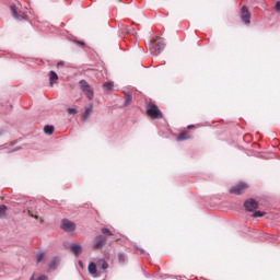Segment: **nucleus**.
<instances>
[{"mask_svg":"<svg viewBox=\"0 0 280 280\" xmlns=\"http://www.w3.org/2000/svg\"><path fill=\"white\" fill-rule=\"evenodd\" d=\"M49 80H50V86H54V82H56V80H58V73H56L55 71H50Z\"/></svg>","mask_w":280,"mask_h":280,"instance_id":"nucleus-14","label":"nucleus"},{"mask_svg":"<svg viewBox=\"0 0 280 280\" xmlns=\"http://www.w3.org/2000/svg\"><path fill=\"white\" fill-rule=\"evenodd\" d=\"M151 47L155 54H160L165 49V43L161 39V37L156 36L151 39Z\"/></svg>","mask_w":280,"mask_h":280,"instance_id":"nucleus-4","label":"nucleus"},{"mask_svg":"<svg viewBox=\"0 0 280 280\" xmlns=\"http://www.w3.org/2000/svg\"><path fill=\"white\" fill-rule=\"evenodd\" d=\"M54 266H56V260H54L52 265H50V269H54L55 268Z\"/></svg>","mask_w":280,"mask_h":280,"instance_id":"nucleus-28","label":"nucleus"},{"mask_svg":"<svg viewBox=\"0 0 280 280\" xmlns=\"http://www.w3.org/2000/svg\"><path fill=\"white\" fill-rule=\"evenodd\" d=\"M27 214L30 218H34L35 220H38V214H34L31 210L27 211Z\"/></svg>","mask_w":280,"mask_h":280,"instance_id":"nucleus-25","label":"nucleus"},{"mask_svg":"<svg viewBox=\"0 0 280 280\" xmlns=\"http://www.w3.org/2000/svg\"><path fill=\"white\" fill-rule=\"evenodd\" d=\"M88 270L90 275H97V265H95V262H90Z\"/></svg>","mask_w":280,"mask_h":280,"instance_id":"nucleus-13","label":"nucleus"},{"mask_svg":"<svg viewBox=\"0 0 280 280\" xmlns=\"http://www.w3.org/2000/svg\"><path fill=\"white\" fill-rule=\"evenodd\" d=\"M7 211H8V206L1 205L0 206V218H5Z\"/></svg>","mask_w":280,"mask_h":280,"instance_id":"nucleus-15","label":"nucleus"},{"mask_svg":"<svg viewBox=\"0 0 280 280\" xmlns=\"http://www.w3.org/2000/svg\"><path fill=\"white\" fill-rule=\"evenodd\" d=\"M244 207L246 211H255V209H259V203L255 199H248L244 202Z\"/></svg>","mask_w":280,"mask_h":280,"instance_id":"nucleus-7","label":"nucleus"},{"mask_svg":"<svg viewBox=\"0 0 280 280\" xmlns=\"http://www.w3.org/2000/svg\"><path fill=\"white\" fill-rule=\"evenodd\" d=\"M187 139H191V135H189V131H184L177 137V141H187Z\"/></svg>","mask_w":280,"mask_h":280,"instance_id":"nucleus-12","label":"nucleus"},{"mask_svg":"<svg viewBox=\"0 0 280 280\" xmlns=\"http://www.w3.org/2000/svg\"><path fill=\"white\" fill-rule=\"evenodd\" d=\"M118 261H119V264H125V261H126V256H125L124 254H119V255H118Z\"/></svg>","mask_w":280,"mask_h":280,"instance_id":"nucleus-23","label":"nucleus"},{"mask_svg":"<svg viewBox=\"0 0 280 280\" xmlns=\"http://www.w3.org/2000/svg\"><path fill=\"white\" fill-rule=\"evenodd\" d=\"M43 259H45V254L40 253L36 256V261L37 264H40V261H43Z\"/></svg>","mask_w":280,"mask_h":280,"instance_id":"nucleus-21","label":"nucleus"},{"mask_svg":"<svg viewBox=\"0 0 280 280\" xmlns=\"http://www.w3.org/2000/svg\"><path fill=\"white\" fill-rule=\"evenodd\" d=\"M70 250L73 253L74 257H80V255H82V245L74 243L70 245Z\"/></svg>","mask_w":280,"mask_h":280,"instance_id":"nucleus-9","label":"nucleus"},{"mask_svg":"<svg viewBox=\"0 0 280 280\" xmlns=\"http://www.w3.org/2000/svg\"><path fill=\"white\" fill-rule=\"evenodd\" d=\"M79 86L88 100H93V97H95V92H93V88H91V84H89L86 80L79 81Z\"/></svg>","mask_w":280,"mask_h":280,"instance_id":"nucleus-2","label":"nucleus"},{"mask_svg":"<svg viewBox=\"0 0 280 280\" xmlns=\"http://www.w3.org/2000/svg\"><path fill=\"white\" fill-rule=\"evenodd\" d=\"M241 19L245 25H250V11H248L247 7H242Z\"/></svg>","mask_w":280,"mask_h":280,"instance_id":"nucleus-6","label":"nucleus"},{"mask_svg":"<svg viewBox=\"0 0 280 280\" xmlns=\"http://www.w3.org/2000/svg\"><path fill=\"white\" fill-rule=\"evenodd\" d=\"M96 243L94 244L95 249L104 248L106 246V236L98 235L96 236Z\"/></svg>","mask_w":280,"mask_h":280,"instance_id":"nucleus-8","label":"nucleus"},{"mask_svg":"<svg viewBox=\"0 0 280 280\" xmlns=\"http://www.w3.org/2000/svg\"><path fill=\"white\" fill-rule=\"evenodd\" d=\"M248 187V184L240 182L230 188V194H233L234 196H242V194H246Z\"/></svg>","mask_w":280,"mask_h":280,"instance_id":"nucleus-3","label":"nucleus"},{"mask_svg":"<svg viewBox=\"0 0 280 280\" xmlns=\"http://www.w3.org/2000/svg\"><path fill=\"white\" fill-rule=\"evenodd\" d=\"M147 115L151 119H163V113L159 109V106L154 103L147 105Z\"/></svg>","mask_w":280,"mask_h":280,"instance_id":"nucleus-1","label":"nucleus"},{"mask_svg":"<svg viewBox=\"0 0 280 280\" xmlns=\"http://www.w3.org/2000/svg\"><path fill=\"white\" fill-rule=\"evenodd\" d=\"M102 233L104 234V235H113V232L109 230V229H107V228H103L102 229Z\"/></svg>","mask_w":280,"mask_h":280,"instance_id":"nucleus-22","label":"nucleus"},{"mask_svg":"<svg viewBox=\"0 0 280 280\" xmlns=\"http://www.w3.org/2000/svg\"><path fill=\"white\" fill-rule=\"evenodd\" d=\"M69 115H78V110L75 108H68Z\"/></svg>","mask_w":280,"mask_h":280,"instance_id":"nucleus-24","label":"nucleus"},{"mask_svg":"<svg viewBox=\"0 0 280 280\" xmlns=\"http://www.w3.org/2000/svg\"><path fill=\"white\" fill-rule=\"evenodd\" d=\"M114 86H115V84L113 82L104 83V89H106V91H113Z\"/></svg>","mask_w":280,"mask_h":280,"instance_id":"nucleus-18","label":"nucleus"},{"mask_svg":"<svg viewBox=\"0 0 280 280\" xmlns=\"http://www.w3.org/2000/svg\"><path fill=\"white\" fill-rule=\"evenodd\" d=\"M61 229L66 231V233H72V231H75V224L73 221H69V219H63L61 221Z\"/></svg>","mask_w":280,"mask_h":280,"instance_id":"nucleus-5","label":"nucleus"},{"mask_svg":"<svg viewBox=\"0 0 280 280\" xmlns=\"http://www.w3.org/2000/svg\"><path fill=\"white\" fill-rule=\"evenodd\" d=\"M276 12H280V2H277L275 5Z\"/></svg>","mask_w":280,"mask_h":280,"instance_id":"nucleus-26","label":"nucleus"},{"mask_svg":"<svg viewBox=\"0 0 280 280\" xmlns=\"http://www.w3.org/2000/svg\"><path fill=\"white\" fill-rule=\"evenodd\" d=\"M266 215V212L256 211L253 213V218H264Z\"/></svg>","mask_w":280,"mask_h":280,"instance_id":"nucleus-20","label":"nucleus"},{"mask_svg":"<svg viewBox=\"0 0 280 280\" xmlns=\"http://www.w3.org/2000/svg\"><path fill=\"white\" fill-rule=\"evenodd\" d=\"M97 266H101L102 270H108V262L106 260H98Z\"/></svg>","mask_w":280,"mask_h":280,"instance_id":"nucleus-16","label":"nucleus"},{"mask_svg":"<svg viewBox=\"0 0 280 280\" xmlns=\"http://www.w3.org/2000/svg\"><path fill=\"white\" fill-rule=\"evenodd\" d=\"M79 44L84 45V42H80Z\"/></svg>","mask_w":280,"mask_h":280,"instance_id":"nucleus-29","label":"nucleus"},{"mask_svg":"<svg viewBox=\"0 0 280 280\" xmlns=\"http://www.w3.org/2000/svg\"><path fill=\"white\" fill-rule=\"evenodd\" d=\"M91 113H93V104H91L89 107H85V112L82 115V121H86L91 116Z\"/></svg>","mask_w":280,"mask_h":280,"instance_id":"nucleus-11","label":"nucleus"},{"mask_svg":"<svg viewBox=\"0 0 280 280\" xmlns=\"http://www.w3.org/2000/svg\"><path fill=\"white\" fill-rule=\"evenodd\" d=\"M187 128H188V130H191V129L196 128V126L189 125Z\"/></svg>","mask_w":280,"mask_h":280,"instance_id":"nucleus-27","label":"nucleus"},{"mask_svg":"<svg viewBox=\"0 0 280 280\" xmlns=\"http://www.w3.org/2000/svg\"><path fill=\"white\" fill-rule=\"evenodd\" d=\"M40 223H43V219H40Z\"/></svg>","mask_w":280,"mask_h":280,"instance_id":"nucleus-30","label":"nucleus"},{"mask_svg":"<svg viewBox=\"0 0 280 280\" xmlns=\"http://www.w3.org/2000/svg\"><path fill=\"white\" fill-rule=\"evenodd\" d=\"M12 16H14V19H18V21H21V19H27V15H25L24 13L21 15L19 14V12H16V5H11L10 7Z\"/></svg>","mask_w":280,"mask_h":280,"instance_id":"nucleus-10","label":"nucleus"},{"mask_svg":"<svg viewBox=\"0 0 280 280\" xmlns=\"http://www.w3.org/2000/svg\"><path fill=\"white\" fill-rule=\"evenodd\" d=\"M30 280H48L47 276L42 275L38 278H36L35 275L32 276V278Z\"/></svg>","mask_w":280,"mask_h":280,"instance_id":"nucleus-19","label":"nucleus"},{"mask_svg":"<svg viewBox=\"0 0 280 280\" xmlns=\"http://www.w3.org/2000/svg\"><path fill=\"white\" fill-rule=\"evenodd\" d=\"M44 132H45L46 135H54V126H46V127L44 128Z\"/></svg>","mask_w":280,"mask_h":280,"instance_id":"nucleus-17","label":"nucleus"}]
</instances>
